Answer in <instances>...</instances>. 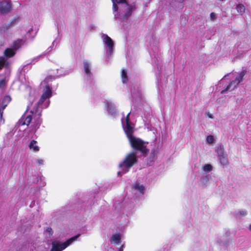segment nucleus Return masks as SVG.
<instances>
[{
  "label": "nucleus",
  "instance_id": "39448f33",
  "mask_svg": "<svg viewBox=\"0 0 251 251\" xmlns=\"http://www.w3.org/2000/svg\"><path fill=\"white\" fill-rule=\"evenodd\" d=\"M246 71H242L239 73L234 80H232L226 88L221 91L222 94H225L228 91H233L235 90L239 85L240 83L243 80V78L246 75Z\"/></svg>",
  "mask_w": 251,
  "mask_h": 251
},
{
  "label": "nucleus",
  "instance_id": "f257e3e1",
  "mask_svg": "<svg viewBox=\"0 0 251 251\" xmlns=\"http://www.w3.org/2000/svg\"><path fill=\"white\" fill-rule=\"evenodd\" d=\"M53 79L52 76H48L44 81L42 82V85L45 86L43 89V93L41 99L37 102H32L27 106L26 112L25 113L19 121L21 125L28 126L31 122L32 119H34V124L32 125V130L35 131L40 126L41 124V120L40 117L41 114V110L39 105L43 104V107L47 108L49 104L50 100H47L51 96V89L49 82Z\"/></svg>",
  "mask_w": 251,
  "mask_h": 251
},
{
  "label": "nucleus",
  "instance_id": "5701e85b",
  "mask_svg": "<svg viewBox=\"0 0 251 251\" xmlns=\"http://www.w3.org/2000/svg\"><path fill=\"white\" fill-rule=\"evenodd\" d=\"M122 78L123 83H126L127 81V78L126 75V72L125 70L122 71Z\"/></svg>",
  "mask_w": 251,
  "mask_h": 251
},
{
  "label": "nucleus",
  "instance_id": "a211bd4d",
  "mask_svg": "<svg viewBox=\"0 0 251 251\" xmlns=\"http://www.w3.org/2000/svg\"><path fill=\"white\" fill-rule=\"evenodd\" d=\"M80 234H77L74 237H71L66 242H64V249L68 247L70 245H71L73 242L76 240V239L79 237Z\"/></svg>",
  "mask_w": 251,
  "mask_h": 251
},
{
  "label": "nucleus",
  "instance_id": "473e14b6",
  "mask_svg": "<svg viewBox=\"0 0 251 251\" xmlns=\"http://www.w3.org/2000/svg\"><path fill=\"white\" fill-rule=\"evenodd\" d=\"M249 230H250L251 231V224L250 225V226H249Z\"/></svg>",
  "mask_w": 251,
  "mask_h": 251
},
{
  "label": "nucleus",
  "instance_id": "bb28decb",
  "mask_svg": "<svg viewBox=\"0 0 251 251\" xmlns=\"http://www.w3.org/2000/svg\"><path fill=\"white\" fill-rule=\"evenodd\" d=\"M46 232L49 233V235H51L52 234V231L51 228H48L46 229Z\"/></svg>",
  "mask_w": 251,
  "mask_h": 251
},
{
  "label": "nucleus",
  "instance_id": "20e7f679",
  "mask_svg": "<svg viewBox=\"0 0 251 251\" xmlns=\"http://www.w3.org/2000/svg\"><path fill=\"white\" fill-rule=\"evenodd\" d=\"M137 161L136 153L134 152L128 154L123 162L119 165L120 171L118 172L119 176L127 172Z\"/></svg>",
  "mask_w": 251,
  "mask_h": 251
},
{
  "label": "nucleus",
  "instance_id": "0eeeda50",
  "mask_svg": "<svg viewBox=\"0 0 251 251\" xmlns=\"http://www.w3.org/2000/svg\"><path fill=\"white\" fill-rule=\"evenodd\" d=\"M101 38L107 55H111L113 52L114 44L112 39L107 35L101 34Z\"/></svg>",
  "mask_w": 251,
  "mask_h": 251
},
{
  "label": "nucleus",
  "instance_id": "6ab92c4d",
  "mask_svg": "<svg viewBox=\"0 0 251 251\" xmlns=\"http://www.w3.org/2000/svg\"><path fill=\"white\" fill-rule=\"evenodd\" d=\"M237 12L240 14H243L245 11V7L242 4H239L236 6Z\"/></svg>",
  "mask_w": 251,
  "mask_h": 251
},
{
  "label": "nucleus",
  "instance_id": "f8f14e48",
  "mask_svg": "<svg viewBox=\"0 0 251 251\" xmlns=\"http://www.w3.org/2000/svg\"><path fill=\"white\" fill-rule=\"evenodd\" d=\"M62 249V244L61 242L57 240L52 242V248L50 251H61Z\"/></svg>",
  "mask_w": 251,
  "mask_h": 251
},
{
  "label": "nucleus",
  "instance_id": "1a4fd4ad",
  "mask_svg": "<svg viewBox=\"0 0 251 251\" xmlns=\"http://www.w3.org/2000/svg\"><path fill=\"white\" fill-rule=\"evenodd\" d=\"M218 157L221 163L223 165H226L228 163V160L226 155L224 153V148L220 146L217 150Z\"/></svg>",
  "mask_w": 251,
  "mask_h": 251
},
{
  "label": "nucleus",
  "instance_id": "423d86ee",
  "mask_svg": "<svg viewBox=\"0 0 251 251\" xmlns=\"http://www.w3.org/2000/svg\"><path fill=\"white\" fill-rule=\"evenodd\" d=\"M246 71H242L239 73L234 80H232L226 88L221 91L222 94H225L228 91H233L235 90L239 85L240 83L243 80V78L246 75Z\"/></svg>",
  "mask_w": 251,
  "mask_h": 251
},
{
  "label": "nucleus",
  "instance_id": "f03ea898",
  "mask_svg": "<svg viewBox=\"0 0 251 251\" xmlns=\"http://www.w3.org/2000/svg\"><path fill=\"white\" fill-rule=\"evenodd\" d=\"M128 115L129 114L127 115L126 120L122 121V125L130 144L134 149L139 151L144 154H146L149 151L147 148V143L141 139L132 135L134 127L129 121Z\"/></svg>",
  "mask_w": 251,
  "mask_h": 251
},
{
  "label": "nucleus",
  "instance_id": "ddd939ff",
  "mask_svg": "<svg viewBox=\"0 0 251 251\" xmlns=\"http://www.w3.org/2000/svg\"><path fill=\"white\" fill-rule=\"evenodd\" d=\"M106 109L109 114L113 115L116 112V107L115 105L111 102H107L106 104Z\"/></svg>",
  "mask_w": 251,
  "mask_h": 251
},
{
  "label": "nucleus",
  "instance_id": "4be33fe9",
  "mask_svg": "<svg viewBox=\"0 0 251 251\" xmlns=\"http://www.w3.org/2000/svg\"><path fill=\"white\" fill-rule=\"evenodd\" d=\"M202 170L205 173H208L212 170V166L210 164H206L202 167Z\"/></svg>",
  "mask_w": 251,
  "mask_h": 251
},
{
  "label": "nucleus",
  "instance_id": "aec40b11",
  "mask_svg": "<svg viewBox=\"0 0 251 251\" xmlns=\"http://www.w3.org/2000/svg\"><path fill=\"white\" fill-rule=\"evenodd\" d=\"M134 188L135 190L138 191L141 193H143L144 187L142 185H140L138 183H135L134 185Z\"/></svg>",
  "mask_w": 251,
  "mask_h": 251
},
{
  "label": "nucleus",
  "instance_id": "a878e982",
  "mask_svg": "<svg viewBox=\"0 0 251 251\" xmlns=\"http://www.w3.org/2000/svg\"><path fill=\"white\" fill-rule=\"evenodd\" d=\"M210 18L212 21H214L216 18L215 14L214 13H211L210 14Z\"/></svg>",
  "mask_w": 251,
  "mask_h": 251
},
{
  "label": "nucleus",
  "instance_id": "9d476101",
  "mask_svg": "<svg viewBox=\"0 0 251 251\" xmlns=\"http://www.w3.org/2000/svg\"><path fill=\"white\" fill-rule=\"evenodd\" d=\"M11 9V3L7 1H2L0 2V12L2 14L8 13Z\"/></svg>",
  "mask_w": 251,
  "mask_h": 251
},
{
  "label": "nucleus",
  "instance_id": "dca6fc26",
  "mask_svg": "<svg viewBox=\"0 0 251 251\" xmlns=\"http://www.w3.org/2000/svg\"><path fill=\"white\" fill-rule=\"evenodd\" d=\"M11 62L4 57H0V69L9 66Z\"/></svg>",
  "mask_w": 251,
  "mask_h": 251
},
{
  "label": "nucleus",
  "instance_id": "4468645a",
  "mask_svg": "<svg viewBox=\"0 0 251 251\" xmlns=\"http://www.w3.org/2000/svg\"><path fill=\"white\" fill-rule=\"evenodd\" d=\"M121 239V236L120 233L114 234L111 237L110 242L112 244H118L120 243Z\"/></svg>",
  "mask_w": 251,
  "mask_h": 251
},
{
  "label": "nucleus",
  "instance_id": "6e6552de",
  "mask_svg": "<svg viewBox=\"0 0 251 251\" xmlns=\"http://www.w3.org/2000/svg\"><path fill=\"white\" fill-rule=\"evenodd\" d=\"M24 42L25 41L22 39H19L15 41L13 45L14 49H6L4 52V55L7 58L13 57L15 54L16 50L21 47Z\"/></svg>",
  "mask_w": 251,
  "mask_h": 251
},
{
  "label": "nucleus",
  "instance_id": "2f4dec72",
  "mask_svg": "<svg viewBox=\"0 0 251 251\" xmlns=\"http://www.w3.org/2000/svg\"><path fill=\"white\" fill-rule=\"evenodd\" d=\"M124 247V245L122 246V248L119 249V251H123V248Z\"/></svg>",
  "mask_w": 251,
  "mask_h": 251
},
{
  "label": "nucleus",
  "instance_id": "72a5a7b5",
  "mask_svg": "<svg viewBox=\"0 0 251 251\" xmlns=\"http://www.w3.org/2000/svg\"><path fill=\"white\" fill-rule=\"evenodd\" d=\"M51 50H52V49H51V48H49V49H48V51H49H49H51Z\"/></svg>",
  "mask_w": 251,
  "mask_h": 251
},
{
  "label": "nucleus",
  "instance_id": "412c9836",
  "mask_svg": "<svg viewBox=\"0 0 251 251\" xmlns=\"http://www.w3.org/2000/svg\"><path fill=\"white\" fill-rule=\"evenodd\" d=\"M206 142L209 144H212L215 142V139L213 135H210L206 137Z\"/></svg>",
  "mask_w": 251,
  "mask_h": 251
},
{
  "label": "nucleus",
  "instance_id": "c85d7f7f",
  "mask_svg": "<svg viewBox=\"0 0 251 251\" xmlns=\"http://www.w3.org/2000/svg\"><path fill=\"white\" fill-rule=\"evenodd\" d=\"M58 41L57 39H55L52 43L53 46H56L57 45Z\"/></svg>",
  "mask_w": 251,
  "mask_h": 251
},
{
  "label": "nucleus",
  "instance_id": "7c9ffc66",
  "mask_svg": "<svg viewBox=\"0 0 251 251\" xmlns=\"http://www.w3.org/2000/svg\"><path fill=\"white\" fill-rule=\"evenodd\" d=\"M208 117L210 119H213V115L211 114H209V115H208Z\"/></svg>",
  "mask_w": 251,
  "mask_h": 251
},
{
  "label": "nucleus",
  "instance_id": "2eb2a0df",
  "mask_svg": "<svg viewBox=\"0 0 251 251\" xmlns=\"http://www.w3.org/2000/svg\"><path fill=\"white\" fill-rule=\"evenodd\" d=\"M11 100V98L9 96H5L1 102V108L0 109V112H2L4 109L5 108V107L7 106L8 103L10 102Z\"/></svg>",
  "mask_w": 251,
  "mask_h": 251
},
{
  "label": "nucleus",
  "instance_id": "7ed1b4c3",
  "mask_svg": "<svg viewBox=\"0 0 251 251\" xmlns=\"http://www.w3.org/2000/svg\"><path fill=\"white\" fill-rule=\"evenodd\" d=\"M115 17L121 16L123 20H126L136 8L135 4H129L126 0H112Z\"/></svg>",
  "mask_w": 251,
  "mask_h": 251
},
{
  "label": "nucleus",
  "instance_id": "cd10ccee",
  "mask_svg": "<svg viewBox=\"0 0 251 251\" xmlns=\"http://www.w3.org/2000/svg\"><path fill=\"white\" fill-rule=\"evenodd\" d=\"M37 161L39 165H42L43 164V162H44L43 160H42L41 159H38Z\"/></svg>",
  "mask_w": 251,
  "mask_h": 251
},
{
  "label": "nucleus",
  "instance_id": "9b49d317",
  "mask_svg": "<svg viewBox=\"0 0 251 251\" xmlns=\"http://www.w3.org/2000/svg\"><path fill=\"white\" fill-rule=\"evenodd\" d=\"M91 64L88 60H84V61H83L84 71V72H85L86 75L88 77H90V76L91 75Z\"/></svg>",
  "mask_w": 251,
  "mask_h": 251
},
{
  "label": "nucleus",
  "instance_id": "393cba45",
  "mask_svg": "<svg viewBox=\"0 0 251 251\" xmlns=\"http://www.w3.org/2000/svg\"><path fill=\"white\" fill-rule=\"evenodd\" d=\"M5 82L4 79L0 80V88H2L5 86Z\"/></svg>",
  "mask_w": 251,
  "mask_h": 251
},
{
  "label": "nucleus",
  "instance_id": "b1692460",
  "mask_svg": "<svg viewBox=\"0 0 251 251\" xmlns=\"http://www.w3.org/2000/svg\"><path fill=\"white\" fill-rule=\"evenodd\" d=\"M247 214V212L244 210H240L237 213V215L239 216L244 217L246 216Z\"/></svg>",
  "mask_w": 251,
  "mask_h": 251
},
{
  "label": "nucleus",
  "instance_id": "f3484780",
  "mask_svg": "<svg viewBox=\"0 0 251 251\" xmlns=\"http://www.w3.org/2000/svg\"><path fill=\"white\" fill-rule=\"evenodd\" d=\"M29 148L32 151L37 152L39 151V147L37 145V142L35 140H32L29 145Z\"/></svg>",
  "mask_w": 251,
  "mask_h": 251
},
{
  "label": "nucleus",
  "instance_id": "c756f323",
  "mask_svg": "<svg viewBox=\"0 0 251 251\" xmlns=\"http://www.w3.org/2000/svg\"><path fill=\"white\" fill-rule=\"evenodd\" d=\"M202 179L204 181H205L206 182H207L208 181V178L206 177V176H204L202 178Z\"/></svg>",
  "mask_w": 251,
  "mask_h": 251
}]
</instances>
